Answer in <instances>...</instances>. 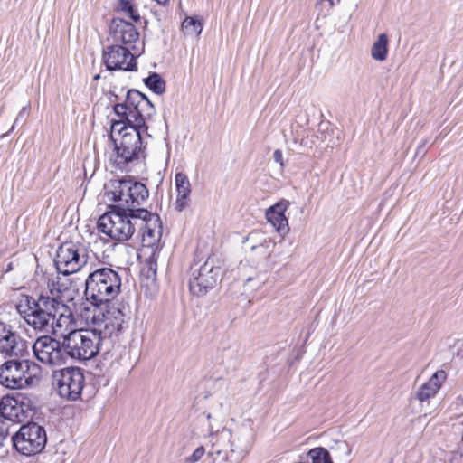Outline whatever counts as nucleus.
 <instances>
[{
    "mask_svg": "<svg viewBox=\"0 0 463 463\" xmlns=\"http://www.w3.org/2000/svg\"><path fill=\"white\" fill-rule=\"evenodd\" d=\"M121 279L118 274L109 268H102L91 272L85 280L84 295L90 306L111 302L120 292Z\"/></svg>",
    "mask_w": 463,
    "mask_h": 463,
    "instance_id": "obj_5",
    "label": "nucleus"
},
{
    "mask_svg": "<svg viewBox=\"0 0 463 463\" xmlns=\"http://www.w3.org/2000/svg\"><path fill=\"white\" fill-rule=\"evenodd\" d=\"M53 384L58 394L67 401H78L85 384L83 370L66 367L52 373Z\"/></svg>",
    "mask_w": 463,
    "mask_h": 463,
    "instance_id": "obj_8",
    "label": "nucleus"
},
{
    "mask_svg": "<svg viewBox=\"0 0 463 463\" xmlns=\"http://www.w3.org/2000/svg\"><path fill=\"white\" fill-rule=\"evenodd\" d=\"M232 435L230 430H223L212 437V446L209 450V456L214 459H221L231 463L230 439Z\"/></svg>",
    "mask_w": 463,
    "mask_h": 463,
    "instance_id": "obj_19",
    "label": "nucleus"
},
{
    "mask_svg": "<svg viewBox=\"0 0 463 463\" xmlns=\"http://www.w3.org/2000/svg\"><path fill=\"white\" fill-rule=\"evenodd\" d=\"M219 277L220 268L214 264L213 259H207L201 266H193L189 279L191 293L197 297L204 296L216 286Z\"/></svg>",
    "mask_w": 463,
    "mask_h": 463,
    "instance_id": "obj_10",
    "label": "nucleus"
},
{
    "mask_svg": "<svg viewBox=\"0 0 463 463\" xmlns=\"http://www.w3.org/2000/svg\"><path fill=\"white\" fill-rule=\"evenodd\" d=\"M109 36L115 44H120L135 49V43L139 40V33L129 22L121 18H114L109 24Z\"/></svg>",
    "mask_w": 463,
    "mask_h": 463,
    "instance_id": "obj_16",
    "label": "nucleus"
},
{
    "mask_svg": "<svg viewBox=\"0 0 463 463\" xmlns=\"http://www.w3.org/2000/svg\"><path fill=\"white\" fill-rule=\"evenodd\" d=\"M149 195V192L146 188V186L132 178L131 180V192L129 194L128 198V211L129 212H136L139 208H137L139 205H141Z\"/></svg>",
    "mask_w": 463,
    "mask_h": 463,
    "instance_id": "obj_24",
    "label": "nucleus"
},
{
    "mask_svg": "<svg viewBox=\"0 0 463 463\" xmlns=\"http://www.w3.org/2000/svg\"><path fill=\"white\" fill-rule=\"evenodd\" d=\"M63 347L65 348L66 360H89L96 356L99 352L109 354L110 342L104 340L102 335L93 328L71 330L63 335Z\"/></svg>",
    "mask_w": 463,
    "mask_h": 463,
    "instance_id": "obj_4",
    "label": "nucleus"
},
{
    "mask_svg": "<svg viewBox=\"0 0 463 463\" xmlns=\"http://www.w3.org/2000/svg\"><path fill=\"white\" fill-rule=\"evenodd\" d=\"M388 54V36L385 33L378 35L371 48V56L373 60L383 61Z\"/></svg>",
    "mask_w": 463,
    "mask_h": 463,
    "instance_id": "obj_26",
    "label": "nucleus"
},
{
    "mask_svg": "<svg viewBox=\"0 0 463 463\" xmlns=\"http://www.w3.org/2000/svg\"><path fill=\"white\" fill-rule=\"evenodd\" d=\"M20 404H23V409H26L27 407L30 408L29 401L25 398H23L22 400H20Z\"/></svg>",
    "mask_w": 463,
    "mask_h": 463,
    "instance_id": "obj_35",
    "label": "nucleus"
},
{
    "mask_svg": "<svg viewBox=\"0 0 463 463\" xmlns=\"http://www.w3.org/2000/svg\"><path fill=\"white\" fill-rule=\"evenodd\" d=\"M308 456L313 463H333L329 452L324 448H315L309 450Z\"/></svg>",
    "mask_w": 463,
    "mask_h": 463,
    "instance_id": "obj_29",
    "label": "nucleus"
},
{
    "mask_svg": "<svg viewBox=\"0 0 463 463\" xmlns=\"http://www.w3.org/2000/svg\"><path fill=\"white\" fill-rule=\"evenodd\" d=\"M99 78V75H96V76L94 77V80H98Z\"/></svg>",
    "mask_w": 463,
    "mask_h": 463,
    "instance_id": "obj_40",
    "label": "nucleus"
},
{
    "mask_svg": "<svg viewBox=\"0 0 463 463\" xmlns=\"http://www.w3.org/2000/svg\"><path fill=\"white\" fill-rule=\"evenodd\" d=\"M131 180L130 177L116 178L105 184L106 194L109 200L118 203L117 209L128 211Z\"/></svg>",
    "mask_w": 463,
    "mask_h": 463,
    "instance_id": "obj_17",
    "label": "nucleus"
},
{
    "mask_svg": "<svg viewBox=\"0 0 463 463\" xmlns=\"http://www.w3.org/2000/svg\"><path fill=\"white\" fill-rule=\"evenodd\" d=\"M257 247H258V246H256V245H252V246L250 247V250H254Z\"/></svg>",
    "mask_w": 463,
    "mask_h": 463,
    "instance_id": "obj_38",
    "label": "nucleus"
},
{
    "mask_svg": "<svg viewBox=\"0 0 463 463\" xmlns=\"http://www.w3.org/2000/svg\"><path fill=\"white\" fill-rule=\"evenodd\" d=\"M460 428H461V430H462V439H463V421L460 423Z\"/></svg>",
    "mask_w": 463,
    "mask_h": 463,
    "instance_id": "obj_37",
    "label": "nucleus"
},
{
    "mask_svg": "<svg viewBox=\"0 0 463 463\" xmlns=\"http://www.w3.org/2000/svg\"><path fill=\"white\" fill-rule=\"evenodd\" d=\"M273 157L275 162L279 163L281 166H283L282 152L279 149L274 151Z\"/></svg>",
    "mask_w": 463,
    "mask_h": 463,
    "instance_id": "obj_33",
    "label": "nucleus"
},
{
    "mask_svg": "<svg viewBox=\"0 0 463 463\" xmlns=\"http://www.w3.org/2000/svg\"><path fill=\"white\" fill-rule=\"evenodd\" d=\"M134 49L120 44H110L106 46L102 52V59L109 71H135L137 62L132 52Z\"/></svg>",
    "mask_w": 463,
    "mask_h": 463,
    "instance_id": "obj_13",
    "label": "nucleus"
},
{
    "mask_svg": "<svg viewBox=\"0 0 463 463\" xmlns=\"http://www.w3.org/2000/svg\"><path fill=\"white\" fill-rule=\"evenodd\" d=\"M30 362L14 357L0 365V383L9 389H22L29 384Z\"/></svg>",
    "mask_w": 463,
    "mask_h": 463,
    "instance_id": "obj_12",
    "label": "nucleus"
},
{
    "mask_svg": "<svg viewBox=\"0 0 463 463\" xmlns=\"http://www.w3.org/2000/svg\"><path fill=\"white\" fill-rule=\"evenodd\" d=\"M175 184L177 192L175 208L176 211L182 212L190 203L191 184L187 175L181 172L175 175Z\"/></svg>",
    "mask_w": 463,
    "mask_h": 463,
    "instance_id": "obj_21",
    "label": "nucleus"
},
{
    "mask_svg": "<svg viewBox=\"0 0 463 463\" xmlns=\"http://www.w3.org/2000/svg\"><path fill=\"white\" fill-rule=\"evenodd\" d=\"M425 145H426V140H422L420 145L417 148L418 154L424 148Z\"/></svg>",
    "mask_w": 463,
    "mask_h": 463,
    "instance_id": "obj_36",
    "label": "nucleus"
},
{
    "mask_svg": "<svg viewBox=\"0 0 463 463\" xmlns=\"http://www.w3.org/2000/svg\"><path fill=\"white\" fill-rule=\"evenodd\" d=\"M447 374L445 371L439 370L435 372L427 383L422 384L416 393L420 402H424L433 397L439 390L441 383L445 381Z\"/></svg>",
    "mask_w": 463,
    "mask_h": 463,
    "instance_id": "obj_22",
    "label": "nucleus"
},
{
    "mask_svg": "<svg viewBox=\"0 0 463 463\" xmlns=\"http://www.w3.org/2000/svg\"><path fill=\"white\" fill-rule=\"evenodd\" d=\"M146 85L156 94H162L165 90V83L161 76L157 73H153L148 76L145 80Z\"/></svg>",
    "mask_w": 463,
    "mask_h": 463,
    "instance_id": "obj_28",
    "label": "nucleus"
},
{
    "mask_svg": "<svg viewBox=\"0 0 463 463\" xmlns=\"http://www.w3.org/2000/svg\"><path fill=\"white\" fill-rule=\"evenodd\" d=\"M334 452L338 456L346 459L349 458L352 452V449L348 445L346 441H338L335 444V447L333 449Z\"/></svg>",
    "mask_w": 463,
    "mask_h": 463,
    "instance_id": "obj_31",
    "label": "nucleus"
},
{
    "mask_svg": "<svg viewBox=\"0 0 463 463\" xmlns=\"http://www.w3.org/2000/svg\"><path fill=\"white\" fill-rule=\"evenodd\" d=\"M31 409H23L18 398L5 396L0 402V412L3 417L12 421H23L28 418Z\"/></svg>",
    "mask_w": 463,
    "mask_h": 463,
    "instance_id": "obj_18",
    "label": "nucleus"
},
{
    "mask_svg": "<svg viewBox=\"0 0 463 463\" xmlns=\"http://www.w3.org/2000/svg\"><path fill=\"white\" fill-rule=\"evenodd\" d=\"M251 279H252L251 278H248V279H247V283H249L250 281H251Z\"/></svg>",
    "mask_w": 463,
    "mask_h": 463,
    "instance_id": "obj_39",
    "label": "nucleus"
},
{
    "mask_svg": "<svg viewBox=\"0 0 463 463\" xmlns=\"http://www.w3.org/2000/svg\"><path fill=\"white\" fill-rule=\"evenodd\" d=\"M67 276L61 277L57 275L55 278L48 280V288L52 297H55L58 300L63 303V298L72 299L70 294V283Z\"/></svg>",
    "mask_w": 463,
    "mask_h": 463,
    "instance_id": "obj_25",
    "label": "nucleus"
},
{
    "mask_svg": "<svg viewBox=\"0 0 463 463\" xmlns=\"http://www.w3.org/2000/svg\"><path fill=\"white\" fill-rule=\"evenodd\" d=\"M33 351L36 359L45 365L60 366L67 363L63 340L42 335L35 340Z\"/></svg>",
    "mask_w": 463,
    "mask_h": 463,
    "instance_id": "obj_11",
    "label": "nucleus"
},
{
    "mask_svg": "<svg viewBox=\"0 0 463 463\" xmlns=\"http://www.w3.org/2000/svg\"><path fill=\"white\" fill-rule=\"evenodd\" d=\"M204 452H205V449L203 447H198L191 456L185 458V459H184L185 463L198 462L203 456Z\"/></svg>",
    "mask_w": 463,
    "mask_h": 463,
    "instance_id": "obj_32",
    "label": "nucleus"
},
{
    "mask_svg": "<svg viewBox=\"0 0 463 463\" xmlns=\"http://www.w3.org/2000/svg\"><path fill=\"white\" fill-rule=\"evenodd\" d=\"M5 439H6V434L3 430L2 427H0V447L3 445V442Z\"/></svg>",
    "mask_w": 463,
    "mask_h": 463,
    "instance_id": "obj_34",
    "label": "nucleus"
},
{
    "mask_svg": "<svg viewBox=\"0 0 463 463\" xmlns=\"http://www.w3.org/2000/svg\"><path fill=\"white\" fill-rule=\"evenodd\" d=\"M137 219V211L129 212L116 208L99 218L98 229L112 240L125 241L135 233Z\"/></svg>",
    "mask_w": 463,
    "mask_h": 463,
    "instance_id": "obj_6",
    "label": "nucleus"
},
{
    "mask_svg": "<svg viewBox=\"0 0 463 463\" xmlns=\"http://www.w3.org/2000/svg\"><path fill=\"white\" fill-rule=\"evenodd\" d=\"M118 9L129 16L133 21L137 22L140 20V15L131 2L128 0H121L118 5Z\"/></svg>",
    "mask_w": 463,
    "mask_h": 463,
    "instance_id": "obj_30",
    "label": "nucleus"
},
{
    "mask_svg": "<svg viewBox=\"0 0 463 463\" xmlns=\"http://www.w3.org/2000/svg\"><path fill=\"white\" fill-rule=\"evenodd\" d=\"M26 351V341L11 326L0 322V354L14 358L22 357Z\"/></svg>",
    "mask_w": 463,
    "mask_h": 463,
    "instance_id": "obj_15",
    "label": "nucleus"
},
{
    "mask_svg": "<svg viewBox=\"0 0 463 463\" xmlns=\"http://www.w3.org/2000/svg\"><path fill=\"white\" fill-rule=\"evenodd\" d=\"M250 236H251V234H250V236H248V237L246 238V241H248L250 240Z\"/></svg>",
    "mask_w": 463,
    "mask_h": 463,
    "instance_id": "obj_41",
    "label": "nucleus"
},
{
    "mask_svg": "<svg viewBox=\"0 0 463 463\" xmlns=\"http://www.w3.org/2000/svg\"><path fill=\"white\" fill-rule=\"evenodd\" d=\"M137 229L142 237L145 247L156 246L162 237L160 217L146 209L137 210Z\"/></svg>",
    "mask_w": 463,
    "mask_h": 463,
    "instance_id": "obj_14",
    "label": "nucleus"
},
{
    "mask_svg": "<svg viewBox=\"0 0 463 463\" xmlns=\"http://www.w3.org/2000/svg\"><path fill=\"white\" fill-rule=\"evenodd\" d=\"M18 314L34 330L55 334L68 330L74 323L73 313L69 306L55 297L41 296L38 299L22 295L15 304Z\"/></svg>",
    "mask_w": 463,
    "mask_h": 463,
    "instance_id": "obj_2",
    "label": "nucleus"
},
{
    "mask_svg": "<svg viewBox=\"0 0 463 463\" xmlns=\"http://www.w3.org/2000/svg\"><path fill=\"white\" fill-rule=\"evenodd\" d=\"M182 30L184 33L198 36L203 30V24L193 17H187L182 23Z\"/></svg>",
    "mask_w": 463,
    "mask_h": 463,
    "instance_id": "obj_27",
    "label": "nucleus"
},
{
    "mask_svg": "<svg viewBox=\"0 0 463 463\" xmlns=\"http://www.w3.org/2000/svg\"><path fill=\"white\" fill-rule=\"evenodd\" d=\"M15 449L24 455L40 453L47 443L45 429L36 422H28L20 427L12 438Z\"/></svg>",
    "mask_w": 463,
    "mask_h": 463,
    "instance_id": "obj_7",
    "label": "nucleus"
},
{
    "mask_svg": "<svg viewBox=\"0 0 463 463\" xmlns=\"http://www.w3.org/2000/svg\"><path fill=\"white\" fill-rule=\"evenodd\" d=\"M289 202L281 200L266 211V218L268 222L279 233L288 232V219L285 216V211L288 209Z\"/></svg>",
    "mask_w": 463,
    "mask_h": 463,
    "instance_id": "obj_20",
    "label": "nucleus"
},
{
    "mask_svg": "<svg viewBox=\"0 0 463 463\" xmlns=\"http://www.w3.org/2000/svg\"><path fill=\"white\" fill-rule=\"evenodd\" d=\"M127 309L123 303L111 301L83 307L80 315L86 325L92 326L95 331L102 335L104 340L110 342L111 350L123 329Z\"/></svg>",
    "mask_w": 463,
    "mask_h": 463,
    "instance_id": "obj_3",
    "label": "nucleus"
},
{
    "mask_svg": "<svg viewBox=\"0 0 463 463\" xmlns=\"http://www.w3.org/2000/svg\"><path fill=\"white\" fill-rule=\"evenodd\" d=\"M118 117L111 125L110 137L115 146V163L124 167L137 158L141 151V134L146 132V118L153 115L152 103L141 92L130 90L122 103L114 105Z\"/></svg>",
    "mask_w": 463,
    "mask_h": 463,
    "instance_id": "obj_1",
    "label": "nucleus"
},
{
    "mask_svg": "<svg viewBox=\"0 0 463 463\" xmlns=\"http://www.w3.org/2000/svg\"><path fill=\"white\" fill-rule=\"evenodd\" d=\"M231 463L240 462L246 457L251 448V440L249 434L232 437L230 439Z\"/></svg>",
    "mask_w": 463,
    "mask_h": 463,
    "instance_id": "obj_23",
    "label": "nucleus"
},
{
    "mask_svg": "<svg viewBox=\"0 0 463 463\" xmlns=\"http://www.w3.org/2000/svg\"><path fill=\"white\" fill-rule=\"evenodd\" d=\"M87 261V251L82 245L65 242L58 248L55 266L58 273L68 276L79 271Z\"/></svg>",
    "mask_w": 463,
    "mask_h": 463,
    "instance_id": "obj_9",
    "label": "nucleus"
}]
</instances>
